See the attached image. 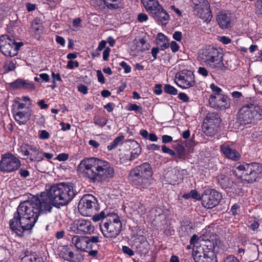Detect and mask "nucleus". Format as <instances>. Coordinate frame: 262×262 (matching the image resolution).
<instances>
[{
	"label": "nucleus",
	"instance_id": "obj_1",
	"mask_svg": "<svg viewBox=\"0 0 262 262\" xmlns=\"http://www.w3.org/2000/svg\"><path fill=\"white\" fill-rule=\"evenodd\" d=\"M46 199H35L20 203L9 221L11 229L18 236H21L25 230L32 228L40 213L50 212L52 205L56 207L68 204L74 198L75 193L73 187L60 183L47 189Z\"/></svg>",
	"mask_w": 262,
	"mask_h": 262
},
{
	"label": "nucleus",
	"instance_id": "obj_2",
	"mask_svg": "<svg viewBox=\"0 0 262 262\" xmlns=\"http://www.w3.org/2000/svg\"><path fill=\"white\" fill-rule=\"evenodd\" d=\"M78 169L92 182L108 181L114 176V169L107 161L97 158H85L80 161Z\"/></svg>",
	"mask_w": 262,
	"mask_h": 262
},
{
	"label": "nucleus",
	"instance_id": "obj_3",
	"mask_svg": "<svg viewBox=\"0 0 262 262\" xmlns=\"http://www.w3.org/2000/svg\"><path fill=\"white\" fill-rule=\"evenodd\" d=\"M152 170L148 163L136 166L133 169L129 174V181L137 187L146 189L153 182Z\"/></svg>",
	"mask_w": 262,
	"mask_h": 262
},
{
	"label": "nucleus",
	"instance_id": "obj_4",
	"mask_svg": "<svg viewBox=\"0 0 262 262\" xmlns=\"http://www.w3.org/2000/svg\"><path fill=\"white\" fill-rule=\"evenodd\" d=\"M232 173L238 179L252 183L262 177V165L258 163L237 164Z\"/></svg>",
	"mask_w": 262,
	"mask_h": 262
},
{
	"label": "nucleus",
	"instance_id": "obj_5",
	"mask_svg": "<svg viewBox=\"0 0 262 262\" xmlns=\"http://www.w3.org/2000/svg\"><path fill=\"white\" fill-rule=\"evenodd\" d=\"M198 58L215 71L223 70L224 68L222 54L215 48L209 46L201 50Z\"/></svg>",
	"mask_w": 262,
	"mask_h": 262
},
{
	"label": "nucleus",
	"instance_id": "obj_6",
	"mask_svg": "<svg viewBox=\"0 0 262 262\" xmlns=\"http://www.w3.org/2000/svg\"><path fill=\"white\" fill-rule=\"evenodd\" d=\"M210 88L212 92L209 99L210 106L220 111L229 108L231 105L230 99L222 90L214 83L211 84Z\"/></svg>",
	"mask_w": 262,
	"mask_h": 262
},
{
	"label": "nucleus",
	"instance_id": "obj_7",
	"mask_svg": "<svg viewBox=\"0 0 262 262\" xmlns=\"http://www.w3.org/2000/svg\"><path fill=\"white\" fill-rule=\"evenodd\" d=\"M262 115V109L259 106L247 104L239 111L238 119L241 124H248L259 119Z\"/></svg>",
	"mask_w": 262,
	"mask_h": 262
},
{
	"label": "nucleus",
	"instance_id": "obj_8",
	"mask_svg": "<svg viewBox=\"0 0 262 262\" xmlns=\"http://www.w3.org/2000/svg\"><path fill=\"white\" fill-rule=\"evenodd\" d=\"M97 200L92 194L84 195L80 200L78 208L80 213L85 216H89L96 210Z\"/></svg>",
	"mask_w": 262,
	"mask_h": 262
},
{
	"label": "nucleus",
	"instance_id": "obj_9",
	"mask_svg": "<svg viewBox=\"0 0 262 262\" xmlns=\"http://www.w3.org/2000/svg\"><path fill=\"white\" fill-rule=\"evenodd\" d=\"M20 160L12 154L7 153L2 156L0 161V171L9 173L18 169L20 166Z\"/></svg>",
	"mask_w": 262,
	"mask_h": 262
},
{
	"label": "nucleus",
	"instance_id": "obj_10",
	"mask_svg": "<svg viewBox=\"0 0 262 262\" xmlns=\"http://www.w3.org/2000/svg\"><path fill=\"white\" fill-rule=\"evenodd\" d=\"M22 45L20 42H15L14 39L7 35H2L0 37V50L6 56H14L19 47Z\"/></svg>",
	"mask_w": 262,
	"mask_h": 262
},
{
	"label": "nucleus",
	"instance_id": "obj_11",
	"mask_svg": "<svg viewBox=\"0 0 262 262\" xmlns=\"http://www.w3.org/2000/svg\"><path fill=\"white\" fill-rule=\"evenodd\" d=\"M69 230L77 234H91L94 232L95 227L90 220L81 219L71 224Z\"/></svg>",
	"mask_w": 262,
	"mask_h": 262
},
{
	"label": "nucleus",
	"instance_id": "obj_12",
	"mask_svg": "<svg viewBox=\"0 0 262 262\" xmlns=\"http://www.w3.org/2000/svg\"><path fill=\"white\" fill-rule=\"evenodd\" d=\"M175 81L178 86L183 89L193 87L195 83L192 72L187 70L178 72L176 75Z\"/></svg>",
	"mask_w": 262,
	"mask_h": 262
},
{
	"label": "nucleus",
	"instance_id": "obj_13",
	"mask_svg": "<svg viewBox=\"0 0 262 262\" xmlns=\"http://www.w3.org/2000/svg\"><path fill=\"white\" fill-rule=\"evenodd\" d=\"M222 198V194L215 190H206L201 198L202 205L207 209L213 208L219 204Z\"/></svg>",
	"mask_w": 262,
	"mask_h": 262
},
{
	"label": "nucleus",
	"instance_id": "obj_14",
	"mask_svg": "<svg viewBox=\"0 0 262 262\" xmlns=\"http://www.w3.org/2000/svg\"><path fill=\"white\" fill-rule=\"evenodd\" d=\"M194 5V13L205 21H210L212 18L210 5L207 0H192Z\"/></svg>",
	"mask_w": 262,
	"mask_h": 262
},
{
	"label": "nucleus",
	"instance_id": "obj_15",
	"mask_svg": "<svg viewBox=\"0 0 262 262\" xmlns=\"http://www.w3.org/2000/svg\"><path fill=\"white\" fill-rule=\"evenodd\" d=\"M21 152L31 162H40L43 160L42 151L37 146L25 144L21 147Z\"/></svg>",
	"mask_w": 262,
	"mask_h": 262
},
{
	"label": "nucleus",
	"instance_id": "obj_16",
	"mask_svg": "<svg viewBox=\"0 0 262 262\" xmlns=\"http://www.w3.org/2000/svg\"><path fill=\"white\" fill-rule=\"evenodd\" d=\"M99 227L103 235L107 238L116 237L121 230V229L106 222H101Z\"/></svg>",
	"mask_w": 262,
	"mask_h": 262
},
{
	"label": "nucleus",
	"instance_id": "obj_17",
	"mask_svg": "<svg viewBox=\"0 0 262 262\" xmlns=\"http://www.w3.org/2000/svg\"><path fill=\"white\" fill-rule=\"evenodd\" d=\"M216 21L220 27L223 29L231 28L232 25L231 14L226 11L218 13Z\"/></svg>",
	"mask_w": 262,
	"mask_h": 262
},
{
	"label": "nucleus",
	"instance_id": "obj_18",
	"mask_svg": "<svg viewBox=\"0 0 262 262\" xmlns=\"http://www.w3.org/2000/svg\"><path fill=\"white\" fill-rule=\"evenodd\" d=\"M183 170H180L178 168H172L165 173V179L168 183L174 185L179 180L183 179Z\"/></svg>",
	"mask_w": 262,
	"mask_h": 262
},
{
	"label": "nucleus",
	"instance_id": "obj_19",
	"mask_svg": "<svg viewBox=\"0 0 262 262\" xmlns=\"http://www.w3.org/2000/svg\"><path fill=\"white\" fill-rule=\"evenodd\" d=\"M13 116L16 122L19 125L26 124L30 119L31 116V111L26 108L23 111H13Z\"/></svg>",
	"mask_w": 262,
	"mask_h": 262
},
{
	"label": "nucleus",
	"instance_id": "obj_20",
	"mask_svg": "<svg viewBox=\"0 0 262 262\" xmlns=\"http://www.w3.org/2000/svg\"><path fill=\"white\" fill-rule=\"evenodd\" d=\"M221 149L224 155L228 158L237 161L241 158L240 154L235 149L231 148L228 144H224L221 146Z\"/></svg>",
	"mask_w": 262,
	"mask_h": 262
},
{
	"label": "nucleus",
	"instance_id": "obj_21",
	"mask_svg": "<svg viewBox=\"0 0 262 262\" xmlns=\"http://www.w3.org/2000/svg\"><path fill=\"white\" fill-rule=\"evenodd\" d=\"M71 243L78 250L86 251L88 248L86 237L74 235L71 238Z\"/></svg>",
	"mask_w": 262,
	"mask_h": 262
},
{
	"label": "nucleus",
	"instance_id": "obj_22",
	"mask_svg": "<svg viewBox=\"0 0 262 262\" xmlns=\"http://www.w3.org/2000/svg\"><path fill=\"white\" fill-rule=\"evenodd\" d=\"M151 16L157 20L165 25L168 23L169 19V14L161 6L154 12Z\"/></svg>",
	"mask_w": 262,
	"mask_h": 262
},
{
	"label": "nucleus",
	"instance_id": "obj_23",
	"mask_svg": "<svg viewBox=\"0 0 262 262\" xmlns=\"http://www.w3.org/2000/svg\"><path fill=\"white\" fill-rule=\"evenodd\" d=\"M142 3L147 12L151 15L161 6L158 0H142Z\"/></svg>",
	"mask_w": 262,
	"mask_h": 262
},
{
	"label": "nucleus",
	"instance_id": "obj_24",
	"mask_svg": "<svg viewBox=\"0 0 262 262\" xmlns=\"http://www.w3.org/2000/svg\"><path fill=\"white\" fill-rule=\"evenodd\" d=\"M132 150L129 160L133 161L137 158L141 152L140 145L136 141H132L130 143Z\"/></svg>",
	"mask_w": 262,
	"mask_h": 262
},
{
	"label": "nucleus",
	"instance_id": "obj_25",
	"mask_svg": "<svg viewBox=\"0 0 262 262\" xmlns=\"http://www.w3.org/2000/svg\"><path fill=\"white\" fill-rule=\"evenodd\" d=\"M108 223H111L113 225L122 229V223L120 217L115 213H110L106 215V220L105 221Z\"/></svg>",
	"mask_w": 262,
	"mask_h": 262
},
{
	"label": "nucleus",
	"instance_id": "obj_26",
	"mask_svg": "<svg viewBox=\"0 0 262 262\" xmlns=\"http://www.w3.org/2000/svg\"><path fill=\"white\" fill-rule=\"evenodd\" d=\"M156 43L159 46L162 50L167 49L169 46V40L162 33H158L156 38Z\"/></svg>",
	"mask_w": 262,
	"mask_h": 262
},
{
	"label": "nucleus",
	"instance_id": "obj_27",
	"mask_svg": "<svg viewBox=\"0 0 262 262\" xmlns=\"http://www.w3.org/2000/svg\"><path fill=\"white\" fill-rule=\"evenodd\" d=\"M193 257L195 262H207L208 257L203 252L193 249Z\"/></svg>",
	"mask_w": 262,
	"mask_h": 262
},
{
	"label": "nucleus",
	"instance_id": "obj_28",
	"mask_svg": "<svg viewBox=\"0 0 262 262\" xmlns=\"http://www.w3.org/2000/svg\"><path fill=\"white\" fill-rule=\"evenodd\" d=\"M66 260L70 262H82L83 257L80 253H74L72 251L66 257Z\"/></svg>",
	"mask_w": 262,
	"mask_h": 262
},
{
	"label": "nucleus",
	"instance_id": "obj_29",
	"mask_svg": "<svg viewBox=\"0 0 262 262\" xmlns=\"http://www.w3.org/2000/svg\"><path fill=\"white\" fill-rule=\"evenodd\" d=\"M121 0H103L106 7L111 10H116L119 8Z\"/></svg>",
	"mask_w": 262,
	"mask_h": 262
},
{
	"label": "nucleus",
	"instance_id": "obj_30",
	"mask_svg": "<svg viewBox=\"0 0 262 262\" xmlns=\"http://www.w3.org/2000/svg\"><path fill=\"white\" fill-rule=\"evenodd\" d=\"M217 180L223 188H227L230 186L231 182L228 178L224 174H220L217 177Z\"/></svg>",
	"mask_w": 262,
	"mask_h": 262
},
{
	"label": "nucleus",
	"instance_id": "obj_31",
	"mask_svg": "<svg viewBox=\"0 0 262 262\" xmlns=\"http://www.w3.org/2000/svg\"><path fill=\"white\" fill-rule=\"evenodd\" d=\"M134 242V246H136L137 249L141 248L147 245V241L143 235H140L136 238Z\"/></svg>",
	"mask_w": 262,
	"mask_h": 262
},
{
	"label": "nucleus",
	"instance_id": "obj_32",
	"mask_svg": "<svg viewBox=\"0 0 262 262\" xmlns=\"http://www.w3.org/2000/svg\"><path fill=\"white\" fill-rule=\"evenodd\" d=\"M124 139V137L123 136H120L117 137L107 146V149L108 150H112V149L117 147L118 145L122 144Z\"/></svg>",
	"mask_w": 262,
	"mask_h": 262
},
{
	"label": "nucleus",
	"instance_id": "obj_33",
	"mask_svg": "<svg viewBox=\"0 0 262 262\" xmlns=\"http://www.w3.org/2000/svg\"><path fill=\"white\" fill-rule=\"evenodd\" d=\"M41 259L34 254L26 255L21 259V262H41Z\"/></svg>",
	"mask_w": 262,
	"mask_h": 262
},
{
	"label": "nucleus",
	"instance_id": "obj_34",
	"mask_svg": "<svg viewBox=\"0 0 262 262\" xmlns=\"http://www.w3.org/2000/svg\"><path fill=\"white\" fill-rule=\"evenodd\" d=\"M16 61L13 60H7L4 64L3 68L5 72H8L14 70L15 68Z\"/></svg>",
	"mask_w": 262,
	"mask_h": 262
},
{
	"label": "nucleus",
	"instance_id": "obj_35",
	"mask_svg": "<svg viewBox=\"0 0 262 262\" xmlns=\"http://www.w3.org/2000/svg\"><path fill=\"white\" fill-rule=\"evenodd\" d=\"M203 240H204V235L200 236L199 237H198L196 235H193L191 238L190 243L191 245L198 247L199 245L201 246L202 241Z\"/></svg>",
	"mask_w": 262,
	"mask_h": 262
},
{
	"label": "nucleus",
	"instance_id": "obj_36",
	"mask_svg": "<svg viewBox=\"0 0 262 262\" xmlns=\"http://www.w3.org/2000/svg\"><path fill=\"white\" fill-rule=\"evenodd\" d=\"M177 152L175 156H173L175 158L180 159H185V149L183 146H179L177 148Z\"/></svg>",
	"mask_w": 262,
	"mask_h": 262
},
{
	"label": "nucleus",
	"instance_id": "obj_37",
	"mask_svg": "<svg viewBox=\"0 0 262 262\" xmlns=\"http://www.w3.org/2000/svg\"><path fill=\"white\" fill-rule=\"evenodd\" d=\"M164 91L165 93L172 95H176L178 94L177 89L168 84L164 85Z\"/></svg>",
	"mask_w": 262,
	"mask_h": 262
},
{
	"label": "nucleus",
	"instance_id": "obj_38",
	"mask_svg": "<svg viewBox=\"0 0 262 262\" xmlns=\"http://www.w3.org/2000/svg\"><path fill=\"white\" fill-rule=\"evenodd\" d=\"M88 245L91 244H97L102 242V237L97 235L86 237Z\"/></svg>",
	"mask_w": 262,
	"mask_h": 262
},
{
	"label": "nucleus",
	"instance_id": "obj_39",
	"mask_svg": "<svg viewBox=\"0 0 262 262\" xmlns=\"http://www.w3.org/2000/svg\"><path fill=\"white\" fill-rule=\"evenodd\" d=\"M256 14L262 18V0H257L255 3Z\"/></svg>",
	"mask_w": 262,
	"mask_h": 262
},
{
	"label": "nucleus",
	"instance_id": "obj_40",
	"mask_svg": "<svg viewBox=\"0 0 262 262\" xmlns=\"http://www.w3.org/2000/svg\"><path fill=\"white\" fill-rule=\"evenodd\" d=\"M23 89H26L30 90H34L35 89V85L32 81L23 79Z\"/></svg>",
	"mask_w": 262,
	"mask_h": 262
},
{
	"label": "nucleus",
	"instance_id": "obj_41",
	"mask_svg": "<svg viewBox=\"0 0 262 262\" xmlns=\"http://www.w3.org/2000/svg\"><path fill=\"white\" fill-rule=\"evenodd\" d=\"M248 226L251 229L254 231L259 227V224L256 220L251 219V220L248 221Z\"/></svg>",
	"mask_w": 262,
	"mask_h": 262
},
{
	"label": "nucleus",
	"instance_id": "obj_42",
	"mask_svg": "<svg viewBox=\"0 0 262 262\" xmlns=\"http://www.w3.org/2000/svg\"><path fill=\"white\" fill-rule=\"evenodd\" d=\"M81 19L80 18H76L73 20V30L76 31L81 27Z\"/></svg>",
	"mask_w": 262,
	"mask_h": 262
},
{
	"label": "nucleus",
	"instance_id": "obj_43",
	"mask_svg": "<svg viewBox=\"0 0 262 262\" xmlns=\"http://www.w3.org/2000/svg\"><path fill=\"white\" fill-rule=\"evenodd\" d=\"M50 137V135L46 130H40L38 132V137L41 140L48 139Z\"/></svg>",
	"mask_w": 262,
	"mask_h": 262
},
{
	"label": "nucleus",
	"instance_id": "obj_44",
	"mask_svg": "<svg viewBox=\"0 0 262 262\" xmlns=\"http://www.w3.org/2000/svg\"><path fill=\"white\" fill-rule=\"evenodd\" d=\"M94 122L96 125L103 126L106 124L107 120L105 118L103 117H97L95 118Z\"/></svg>",
	"mask_w": 262,
	"mask_h": 262
},
{
	"label": "nucleus",
	"instance_id": "obj_45",
	"mask_svg": "<svg viewBox=\"0 0 262 262\" xmlns=\"http://www.w3.org/2000/svg\"><path fill=\"white\" fill-rule=\"evenodd\" d=\"M206 236L204 235V240L202 241L201 246L203 245L204 246H206L209 250H212V240L208 239L206 238Z\"/></svg>",
	"mask_w": 262,
	"mask_h": 262
},
{
	"label": "nucleus",
	"instance_id": "obj_46",
	"mask_svg": "<svg viewBox=\"0 0 262 262\" xmlns=\"http://www.w3.org/2000/svg\"><path fill=\"white\" fill-rule=\"evenodd\" d=\"M23 80L22 79H17L11 83V86L15 89H23Z\"/></svg>",
	"mask_w": 262,
	"mask_h": 262
},
{
	"label": "nucleus",
	"instance_id": "obj_47",
	"mask_svg": "<svg viewBox=\"0 0 262 262\" xmlns=\"http://www.w3.org/2000/svg\"><path fill=\"white\" fill-rule=\"evenodd\" d=\"M70 252H71V251L69 250L68 247L63 246L61 248V249L60 250V255L64 260H66V257H67V255H69V253Z\"/></svg>",
	"mask_w": 262,
	"mask_h": 262
},
{
	"label": "nucleus",
	"instance_id": "obj_48",
	"mask_svg": "<svg viewBox=\"0 0 262 262\" xmlns=\"http://www.w3.org/2000/svg\"><path fill=\"white\" fill-rule=\"evenodd\" d=\"M128 110L129 111H134L136 112L141 113L142 111V107L136 104H129L128 105Z\"/></svg>",
	"mask_w": 262,
	"mask_h": 262
},
{
	"label": "nucleus",
	"instance_id": "obj_49",
	"mask_svg": "<svg viewBox=\"0 0 262 262\" xmlns=\"http://www.w3.org/2000/svg\"><path fill=\"white\" fill-rule=\"evenodd\" d=\"M212 251L214 252H217L218 251L219 246L220 245V241L217 238H212Z\"/></svg>",
	"mask_w": 262,
	"mask_h": 262
},
{
	"label": "nucleus",
	"instance_id": "obj_50",
	"mask_svg": "<svg viewBox=\"0 0 262 262\" xmlns=\"http://www.w3.org/2000/svg\"><path fill=\"white\" fill-rule=\"evenodd\" d=\"M161 148L163 152L168 154L172 156L176 155V152L172 149L168 148L166 145H162Z\"/></svg>",
	"mask_w": 262,
	"mask_h": 262
},
{
	"label": "nucleus",
	"instance_id": "obj_51",
	"mask_svg": "<svg viewBox=\"0 0 262 262\" xmlns=\"http://www.w3.org/2000/svg\"><path fill=\"white\" fill-rule=\"evenodd\" d=\"M32 28L33 31L35 33H37L40 30H41V29L42 28V26L38 25V23L37 21V20L35 19L32 24Z\"/></svg>",
	"mask_w": 262,
	"mask_h": 262
},
{
	"label": "nucleus",
	"instance_id": "obj_52",
	"mask_svg": "<svg viewBox=\"0 0 262 262\" xmlns=\"http://www.w3.org/2000/svg\"><path fill=\"white\" fill-rule=\"evenodd\" d=\"M79 63L77 61L69 60L68 61L67 68L69 69H73L74 67H78Z\"/></svg>",
	"mask_w": 262,
	"mask_h": 262
},
{
	"label": "nucleus",
	"instance_id": "obj_53",
	"mask_svg": "<svg viewBox=\"0 0 262 262\" xmlns=\"http://www.w3.org/2000/svg\"><path fill=\"white\" fill-rule=\"evenodd\" d=\"M120 66L124 69V72L125 73H129L131 71V67L128 65L126 62L123 61L120 62Z\"/></svg>",
	"mask_w": 262,
	"mask_h": 262
},
{
	"label": "nucleus",
	"instance_id": "obj_54",
	"mask_svg": "<svg viewBox=\"0 0 262 262\" xmlns=\"http://www.w3.org/2000/svg\"><path fill=\"white\" fill-rule=\"evenodd\" d=\"M26 108H29L26 107V104L24 103L18 102L17 103L16 107L14 110L13 111H25Z\"/></svg>",
	"mask_w": 262,
	"mask_h": 262
},
{
	"label": "nucleus",
	"instance_id": "obj_55",
	"mask_svg": "<svg viewBox=\"0 0 262 262\" xmlns=\"http://www.w3.org/2000/svg\"><path fill=\"white\" fill-rule=\"evenodd\" d=\"M178 98L184 102H188L189 101V98L187 95L184 93H180L178 95Z\"/></svg>",
	"mask_w": 262,
	"mask_h": 262
},
{
	"label": "nucleus",
	"instance_id": "obj_56",
	"mask_svg": "<svg viewBox=\"0 0 262 262\" xmlns=\"http://www.w3.org/2000/svg\"><path fill=\"white\" fill-rule=\"evenodd\" d=\"M162 85L161 84H155L154 88V93L157 95H160L162 93Z\"/></svg>",
	"mask_w": 262,
	"mask_h": 262
},
{
	"label": "nucleus",
	"instance_id": "obj_57",
	"mask_svg": "<svg viewBox=\"0 0 262 262\" xmlns=\"http://www.w3.org/2000/svg\"><path fill=\"white\" fill-rule=\"evenodd\" d=\"M198 73L200 75H201L204 77H207L208 75V71L207 70V69L203 67H200L198 68Z\"/></svg>",
	"mask_w": 262,
	"mask_h": 262
},
{
	"label": "nucleus",
	"instance_id": "obj_58",
	"mask_svg": "<svg viewBox=\"0 0 262 262\" xmlns=\"http://www.w3.org/2000/svg\"><path fill=\"white\" fill-rule=\"evenodd\" d=\"M110 52L111 49L110 48L106 47L105 48L103 52V59L104 61L108 60Z\"/></svg>",
	"mask_w": 262,
	"mask_h": 262
},
{
	"label": "nucleus",
	"instance_id": "obj_59",
	"mask_svg": "<svg viewBox=\"0 0 262 262\" xmlns=\"http://www.w3.org/2000/svg\"><path fill=\"white\" fill-rule=\"evenodd\" d=\"M224 262H240L239 260L233 255H229L226 257Z\"/></svg>",
	"mask_w": 262,
	"mask_h": 262
},
{
	"label": "nucleus",
	"instance_id": "obj_60",
	"mask_svg": "<svg viewBox=\"0 0 262 262\" xmlns=\"http://www.w3.org/2000/svg\"><path fill=\"white\" fill-rule=\"evenodd\" d=\"M78 91L83 94H88L87 86L84 84H80L77 87Z\"/></svg>",
	"mask_w": 262,
	"mask_h": 262
},
{
	"label": "nucleus",
	"instance_id": "obj_61",
	"mask_svg": "<svg viewBox=\"0 0 262 262\" xmlns=\"http://www.w3.org/2000/svg\"><path fill=\"white\" fill-rule=\"evenodd\" d=\"M68 157H69L68 154H66V153H62V154H59L57 156L56 159L59 161H64L67 160L68 159Z\"/></svg>",
	"mask_w": 262,
	"mask_h": 262
},
{
	"label": "nucleus",
	"instance_id": "obj_62",
	"mask_svg": "<svg viewBox=\"0 0 262 262\" xmlns=\"http://www.w3.org/2000/svg\"><path fill=\"white\" fill-rule=\"evenodd\" d=\"M122 251L124 253L127 254L129 256H132L134 254L133 251L128 247L125 246H123Z\"/></svg>",
	"mask_w": 262,
	"mask_h": 262
},
{
	"label": "nucleus",
	"instance_id": "obj_63",
	"mask_svg": "<svg viewBox=\"0 0 262 262\" xmlns=\"http://www.w3.org/2000/svg\"><path fill=\"white\" fill-rule=\"evenodd\" d=\"M39 77H40L41 82H47L50 80L49 75L47 73H41L39 75Z\"/></svg>",
	"mask_w": 262,
	"mask_h": 262
},
{
	"label": "nucleus",
	"instance_id": "obj_64",
	"mask_svg": "<svg viewBox=\"0 0 262 262\" xmlns=\"http://www.w3.org/2000/svg\"><path fill=\"white\" fill-rule=\"evenodd\" d=\"M170 48L173 52H176L179 49V46L176 41H172L170 43Z\"/></svg>",
	"mask_w": 262,
	"mask_h": 262
}]
</instances>
